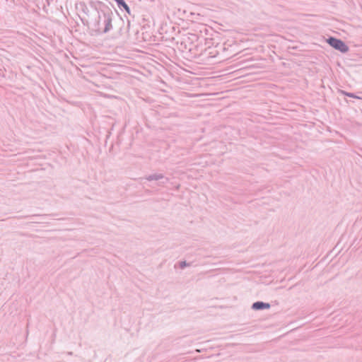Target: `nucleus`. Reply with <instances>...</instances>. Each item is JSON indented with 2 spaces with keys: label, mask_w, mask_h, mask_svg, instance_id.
<instances>
[{
  "label": "nucleus",
  "mask_w": 362,
  "mask_h": 362,
  "mask_svg": "<svg viewBox=\"0 0 362 362\" xmlns=\"http://www.w3.org/2000/svg\"><path fill=\"white\" fill-rule=\"evenodd\" d=\"M185 265V263H182L181 267H183Z\"/></svg>",
  "instance_id": "4"
},
{
  "label": "nucleus",
  "mask_w": 362,
  "mask_h": 362,
  "mask_svg": "<svg viewBox=\"0 0 362 362\" xmlns=\"http://www.w3.org/2000/svg\"><path fill=\"white\" fill-rule=\"evenodd\" d=\"M328 43L332 47L341 51V52H346L349 49L348 47L341 40L334 37H330L328 40Z\"/></svg>",
  "instance_id": "1"
},
{
  "label": "nucleus",
  "mask_w": 362,
  "mask_h": 362,
  "mask_svg": "<svg viewBox=\"0 0 362 362\" xmlns=\"http://www.w3.org/2000/svg\"><path fill=\"white\" fill-rule=\"evenodd\" d=\"M118 5L122 6L128 13H129V9L127 4L123 0H116Z\"/></svg>",
  "instance_id": "3"
},
{
  "label": "nucleus",
  "mask_w": 362,
  "mask_h": 362,
  "mask_svg": "<svg viewBox=\"0 0 362 362\" xmlns=\"http://www.w3.org/2000/svg\"><path fill=\"white\" fill-rule=\"evenodd\" d=\"M269 307V304H264V303H262V302L255 303L252 305V308L254 309H257V310L262 309V308H268Z\"/></svg>",
  "instance_id": "2"
}]
</instances>
